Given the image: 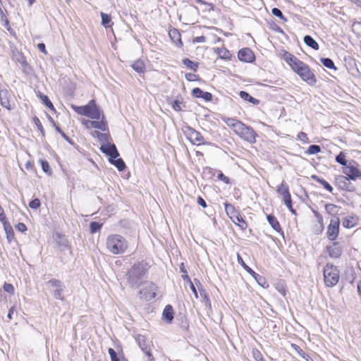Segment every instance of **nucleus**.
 Instances as JSON below:
<instances>
[{
  "label": "nucleus",
  "instance_id": "obj_22",
  "mask_svg": "<svg viewBox=\"0 0 361 361\" xmlns=\"http://www.w3.org/2000/svg\"><path fill=\"white\" fill-rule=\"evenodd\" d=\"M267 219L274 230L283 235V231L281 229L280 224L277 219L273 214L267 215Z\"/></svg>",
  "mask_w": 361,
  "mask_h": 361
},
{
  "label": "nucleus",
  "instance_id": "obj_28",
  "mask_svg": "<svg viewBox=\"0 0 361 361\" xmlns=\"http://www.w3.org/2000/svg\"><path fill=\"white\" fill-rule=\"evenodd\" d=\"M195 284L198 286L200 294L203 299V302L205 303V305H209L211 306L209 298L206 291L203 289L200 281L195 279Z\"/></svg>",
  "mask_w": 361,
  "mask_h": 361
},
{
  "label": "nucleus",
  "instance_id": "obj_13",
  "mask_svg": "<svg viewBox=\"0 0 361 361\" xmlns=\"http://www.w3.org/2000/svg\"><path fill=\"white\" fill-rule=\"evenodd\" d=\"M156 286L153 283H149L145 288L140 290V298L146 301H150L156 297Z\"/></svg>",
  "mask_w": 361,
  "mask_h": 361
},
{
  "label": "nucleus",
  "instance_id": "obj_14",
  "mask_svg": "<svg viewBox=\"0 0 361 361\" xmlns=\"http://www.w3.org/2000/svg\"><path fill=\"white\" fill-rule=\"evenodd\" d=\"M238 58L240 61L245 63H252L255 59L253 51L250 48H243L238 52Z\"/></svg>",
  "mask_w": 361,
  "mask_h": 361
},
{
  "label": "nucleus",
  "instance_id": "obj_31",
  "mask_svg": "<svg viewBox=\"0 0 361 361\" xmlns=\"http://www.w3.org/2000/svg\"><path fill=\"white\" fill-rule=\"evenodd\" d=\"M304 42L307 46L312 48L314 50L317 51L319 49V44L310 35H307L304 37Z\"/></svg>",
  "mask_w": 361,
  "mask_h": 361
},
{
  "label": "nucleus",
  "instance_id": "obj_62",
  "mask_svg": "<svg viewBox=\"0 0 361 361\" xmlns=\"http://www.w3.org/2000/svg\"><path fill=\"white\" fill-rule=\"evenodd\" d=\"M217 178L220 180L224 182L226 184L230 183V179L228 177L226 176L221 171H219Z\"/></svg>",
  "mask_w": 361,
  "mask_h": 361
},
{
  "label": "nucleus",
  "instance_id": "obj_48",
  "mask_svg": "<svg viewBox=\"0 0 361 361\" xmlns=\"http://www.w3.org/2000/svg\"><path fill=\"white\" fill-rule=\"evenodd\" d=\"M32 120L38 130L41 133L42 136L44 137L45 132L40 120L37 116H35Z\"/></svg>",
  "mask_w": 361,
  "mask_h": 361
},
{
  "label": "nucleus",
  "instance_id": "obj_56",
  "mask_svg": "<svg viewBox=\"0 0 361 361\" xmlns=\"http://www.w3.org/2000/svg\"><path fill=\"white\" fill-rule=\"evenodd\" d=\"M40 205V200L38 198L32 200L29 203V207L32 209H37Z\"/></svg>",
  "mask_w": 361,
  "mask_h": 361
},
{
  "label": "nucleus",
  "instance_id": "obj_52",
  "mask_svg": "<svg viewBox=\"0 0 361 361\" xmlns=\"http://www.w3.org/2000/svg\"><path fill=\"white\" fill-rule=\"evenodd\" d=\"M202 173L204 177L208 178H211L215 175L214 169L210 167L204 168Z\"/></svg>",
  "mask_w": 361,
  "mask_h": 361
},
{
  "label": "nucleus",
  "instance_id": "obj_7",
  "mask_svg": "<svg viewBox=\"0 0 361 361\" xmlns=\"http://www.w3.org/2000/svg\"><path fill=\"white\" fill-rule=\"evenodd\" d=\"M237 260L238 264H240L244 268V269L255 279L256 282L260 286L264 288H269V283H267L266 279L254 271L249 266H247L239 254L237 255Z\"/></svg>",
  "mask_w": 361,
  "mask_h": 361
},
{
  "label": "nucleus",
  "instance_id": "obj_61",
  "mask_svg": "<svg viewBox=\"0 0 361 361\" xmlns=\"http://www.w3.org/2000/svg\"><path fill=\"white\" fill-rule=\"evenodd\" d=\"M298 139L304 143L309 142L308 137L304 132H300L298 133Z\"/></svg>",
  "mask_w": 361,
  "mask_h": 361
},
{
  "label": "nucleus",
  "instance_id": "obj_15",
  "mask_svg": "<svg viewBox=\"0 0 361 361\" xmlns=\"http://www.w3.org/2000/svg\"><path fill=\"white\" fill-rule=\"evenodd\" d=\"M100 150L109 157V160L117 158L119 156V153L114 144L107 143L102 145Z\"/></svg>",
  "mask_w": 361,
  "mask_h": 361
},
{
  "label": "nucleus",
  "instance_id": "obj_49",
  "mask_svg": "<svg viewBox=\"0 0 361 361\" xmlns=\"http://www.w3.org/2000/svg\"><path fill=\"white\" fill-rule=\"evenodd\" d=\"M102 224L97 221H92L90 224V230L91 233H94L100 231Z\"/></svg>",
  "mask_w": 361,
  "mask_h": 361
},
{
  "label": "nucleus",
  "instance_id": "obj_5",
  "mask_svg": "<svg viewBox=\"0 0 361 361\" xmlns=\"http://www.w3.org/2000/svg\"><path fill=\"white\" fill-rule=\"evenodd\" d=\"M293 71L296 73L300 78L305 81L310 85H314L317 83V79L314 74L310 70V68L303 61H300L293 68Z\"/></svg>",
  "mask_w": 361,
  "mask_h": 361
},
{
  "label": "nucleus",
  "instance_id": "obj_53",
  "mask_svg": "<svg viewBox=\"0 0 361 361\" xmlns=\"http://www.w3.org/2000/svg\"><path fill=\"white\" fill-rule=\"evenodd\" d=\"M56 131L58 132L62 136V137L64 138L69 144L72 145H74L73 140L68 137L66 135V133L59 126H56Z\"/></svg>",
  "mask_w": 361,
  "mask_h": 361
},
{
  "label": "nucleus",
  "instance_id": "obj_50",
  "mask_svg": "<svg viewBox=\"0 0 361 361\" xmlns=\"http://www.w3.org/2000/svg\"><path fill=\"white\" fill-rule=\"evenodd\" d=\"M145 353V357H143L144 361H154V357L151 353V347L147 348V350H142Z\"/></svg>",
  "mask_w": 361,
  "mask_h": 361
},
{
  "label": "nucleus",
  "instance_id": "obj_2",
  "mask_svg": "<svg viewBox=\"0 0 361 361\" xmlns=\"http://www.w3.org/2000/svg\"><path fill=\"white\" fill-rule=\"evenodd\" d=\"M128 247V241L121 235H111L106 239V248L113 255L123 254Z\"/></svg>",
  "mask_w": 361,
  "mask_h": 361
},
{
  "label": "nucleus",
  "instance_id": "obj_39",
  "mask_svg": "<svg viewBox=\"0 0 361 361\" xmlns=\"http://www.w3.org/2000/svg\"><path fill=\"white\" fill-rule=\"evenodd\" d=\"M16 60L19 63H20L25 72H27L29 70L31 69L30 65L27 62L25 57L23 55L19 54L17 56Z\"/></svg>",
  "mask_w": 361,
  "mask_h": 361
},
{
  "label": "nucleus",
  "instance_id": "obj_51",
  "mask_svg": "<svg viewBox=\"0 0 361 361\" xmlns=\"http://www.w3.org/2000/svg\"><path fill=\"white\" fill-rule=\"evenodd\" d=\"M252 357L255 361H265L261 352L256 348L252 350Z\"/></svg>",
  "mask_w": 361,
  "mask_h": 361
},
{
  "label": "nucleus",
  "instance_id": "obj_33",
  "mask_svg": "<svg viewBox=\"0 0 361 361\" xmlns=\"http://www.w3.org/2000/svg\"><path fill=\"white\" fill-rule=\"evenodd\" d=\"M109 161L111 164L115 166L119 171H123L126 167L123 160L121 158H118V157L109 159Z\"/></svg>",
  "mask_w": 361,
  "mask_h": 361
},
{
  "label": "nucleus",
  "instance_id": "obj_63",
  "mask_svg": "<svg viewBox=\"0 0 361 361\" xmlns=\"http://www.w3.org/2000/svg\"><path fill=\"white\" fill-rule=\"evenodd\" d=\"M4 289L6 292L8 293H13L14 291V288L12 284L5 283L4 285Z\"/></svg>",
  "mask_w": 361,
  "mask_h": 361
},
{
  "label": "nucleus",
  "instance_id": "obj_17",
  "mask_svg": "<svg viewBox=\"0 0 361 361\" xmlns=\"http://www.w3.org/2000/svg\"><path fill=\"white\" fill-rule=\"evenodd\" d=\"M326 250L332 258L340 257L343 252V250L338 242H334L331 246H327Z\"/></svg>",
  "mask_w": 361,
  "mask_h": 361
},
{
  "label": "nucleus",
  "instance_id": "obj_35",
  "mask_svg": "<svg viewBox=\"0 0 361 361\" xmlns=\"http://www.w3.org/2000/svg\"><path fill=\"white\" fill-rule=\"evenodd\" d=\"M132 68L138 73H144L145 71V65L143 61L138 59L132 64Z\"/></svg>",
  "mask_w": 361,
  "mask_h": 361
},
{
  "label": "nucleus",
  "instance_id": "obj_32",
  "mask_svg": "<svg viewBox=\"0 0 361 361\" xmlns=\"http://www.w3.org/2000/svg\"><path fill=\"white\" fill-rule=\"evenodd\" d=\"M276 191L280 195L283 197V199L284 197H287L290 195L288 186L286 185L284 180H283L281 184L277 187Z\"/></svg>",
  "mask_w": 361,
  "mask_h": 361
},
{
  "label": "nucleus",
  "instance_id": "obj_46",
  "mask_svg": "<svg viewBox=\"0 0 361 361\" xmlns=\"http://www.w3.org/2000/svg\"><path fill=\"white\" fill-rule=\"evenodd\" d=\"M283 202H284V204H286V206L288 207V209H289V211L293 214H296V211L295 209H293V204H292V199H291V196L290 195L287 196V197H284V198L283 199Z\"/></svg>",
  "mask_w": 361,
  "mask_h": 361
},
{
  "label": "nucleus",
  "instance_id": "obj_64",
  "mask_svg": "<svg viewBox=\"0 0 361 361\" xmlns=\"http://www.w3.org/2000/svg\"><path fill=\"white\" fill-rule=\"evenodd\" d=\"M185 78L188 81H195L197 80V75L192 73H187L185 75Z\"/></svg>",
  "mask_w": 361,
  "mask_h": 361
},
{
  "label": "nucleus",
  "instance_id": "obj_55",
  "mask_svg": "<svg viewBox=\"0 0 361 361\" xmlns=\"http://www.w3.org/2000/svg\"><path fill=\"white\" fill-rule=\"evenodd\" d=\"M183 279L184 280H188V281H190V289H191V290H192V293L194 294L195 297L196 298H198L197 291V290H196V288H195V285H194V284L192 283V282L190 281V278H189L188 275L183 276Z\"/></svg>",
  "mask_w": 361,
  "mask_h": 361
},
{
  "label": "nucleus",
  "instance_id": "obj_16",
  "mask_svg": "<svg viewBox=\"0 0 361 361\" xmlns=\"http://www.w3.org/2000/svg\"><path fill=\"white\" fill-rule=\"evenodd\" d=\"M191 94L195 98H202L206 102H211L213 97L210 92H204L200 87L193 88Z\"/></svg>",
  "mask_w": 361,
  "mask_h": 361
},
{
  "label": "nucleus",
  "instance_id": "obj_30",
  "mask_svg": "<svg viewBox=\"0 0 361 361\" xmlns=\"http://www.w3.org/2000/svg\"><path fill=\"white\" fill-rule=\"evenodd\" d=\"M312 179L320 183L326 190L331 192L334 190L333 187L324 178L319 177L317 175H312Z\"/></svg>",
  "mask_w": 361,
  "mask_h": 361
},
{
  "label": "nucleus",
  "instance_id": "obj_36",
  "mask_svg": "<svg viewBox=\"0 0 361 361\" xmlns=\"http://www.w3.org/2000/svg\"><path fill=\"white\" fill-rule=\"evenodd\" d=\"M216 52L221 59H230L231 57L230 51L225 47L217 48Z\"/></svg>",
  "mask_w": 361,
  "mask_h": 361
},
{
  "label": "nucleus",
  "instance_id": "obj_29",
  "mask_svg": "<svg viewBox=\"0 0 361 361\" xmlns=\"http://www.w3.org/2000/svg\"><path fill=\"white\" fill-rule=\"evenodd\" d=\"M312 212H313L314 216L317 218V222L319 224V227L314 231V233L316 234H320L322 233L324 228L323 217L320 214V213L316 210L312 209Z\"/></svg>",
  "mask_w": 361,
  "mask_h": 361
},
{
  "label": "nucleus",
  "instance_id": "obj_60",
  "mask_svg": "<svg viewBox=\"0 0 361 361\" xmlns=\"http://www.w3.org/2000/svg\"><path fill=\"white\" fill-rule=\"evenodd\" d=\"M337 208V206L334 204H325V209H326V211L329 214H333L336 211V209Z\"/></svg>",
  "mask_w": 361,
  "mask_h": 361
},
{
  "label": "nucleus",
  "instance_id": "obj_12",
  "mask_svg": "<svg viewBox=\"0 0 361 361\" xmlns=\"http://www.w3.org/2000/svg\"><path fill=\"white\" fill-rule=\"evenodd\" d=\"M353 164H355V161L352 160L349 164L343 167V172L345 174L347 178L355 180L357 178L361 177V171L357 169Z\"/></svg>",
  "mask_w": 361,
  "mask_h": 361
},
{
  "label": "nucleus",
  "instance_id": "obj_37",
  "mask_svg": "<svg viewBox=\"0 0 361 361\" xmlns=\"http://www.w3.org/2000/svg\"><path fill=\"white\" fill-rule=\"evenodd\" d=\"M357 219L353 216L345 217L343 220V226L347 228H353L357 224Z\"/></svg>",
  "mask_w": 361,
  "mask_h": 361
},
{
  "label": "nucleus",
  "instance_id": "obj_3",
  "mask_svg": "<svg viewBox=\"0 0 361 361\" xmlns=\"http://www.w3.org/2000/svg\"><path fill=\"white\" fill-rule=\"evenodd\" d=\"M73 109L78 114L92 119L99 120L101 117V110L97 106L94 99L90 100L84 106L72 105Z\"/></svg>",
  "mask_w": 361,
  "mask_h": 361
},
{
  "label": "nucleus",
  "instance_id": "obj_10",
  "mask_svg": "<svg viewBox=\"0 0 361 361\" xmlns=\"http://www.w3.org/2000/svg\"><path fill=\"white\" fill-rule=\"evenodd\" d=\"M185 133L188 136V139L192 144H204L203 142L204 137L201 135V133L197 130H195L194 128H191L190 126H186L185 127Z\"/></svg>",
  "mask_w": 361,
  "mask_h": 361
},
{
  "label": "nucleus",
  "instance_id": "obj_8",
  "mask_svg": "<svg viewBox=\"0 0 361 361\" xmlns=\"http://www.w3.org/2000/svg\"><path fill=\"white\" fill-rule=\"evenodd\" d=\"M47 285L51 288V291L55 299L60 300H64V297L62 294L65 286L62 281L56 279H51L47 282Z\"/></svg>",
  "mask_w": 361,
  "mask_h": 361
},
{
  "label": "nucleus",
  "instance_id": "obj_45",
  "mask_svg": "<svg viewBox=\"0 0 361 361\" xmlns=\"http://www.w3.org/2000/svg\"><path fill=\"white\" fill-rule=\"evenodd\" d=\"M39 163L41 164L42 171L49 176L51 175L52 171L50 169L49 162L47 160L40 159Z\"/></svg>",
  "mask_w": 361,
  "mask_h": 361
},
{
  "label": "nucleus",
  "instance_id": "obj_41",
  "mask_svg": "<svg viewBox=\"0 0 361 361\" xmlns=\"http://www.w3.org/2000/svg\"><path fill=\"white\" fill-rule=\"evenodd\" d=\"M102 25L106 28L111 27V17L109 14L101 12Z\"/></svg>",
  "mask_w": 361,
  "mask_h": 361
},
{
  "label": "nucleus",
  "instance_id": "obj_6",
  "mask_svg": "<svg viewBox=\"0 0 361 361\" xmlns=\"http://www.w3.org/2000/svg\"><path fill=\"white\" fill-rule=\"evenodd\" d=\"M234 132L244 140L255 143L256 142L257 133L252 128L246 126L243 123L237 124L234 126Z\"/></svg>",
  "mask_w": 361,
  "mask_h": 361
},
{
  "label": "nucleus",
  "instance_id": "obj_20",
  "mask_svg": "<svg viewBox=\"0 0 361 361\" xmlns=\"http://www.w3.org/2000/svg\"><path fill=\"white\" fill-rule=\"evenodd\" d=\"M54 240L58 247L61 250H65L68 247V240L59 233H56L54 235Z\"/></svg>",
  "mask_w": 361,
  "mask_h": 361
},
{
  "label": "nucleus",
  "instance_id": "obj_54",
  "mask_svg": "<svg viewBox=\"0 0 361 361\" xmlns=\"http://www.w3.org/2000/svg\"><path fill=\"white\" fill-rule=\"evenodd\" d=\"M181 104H182V102L178 100V99H176V100L172 101L171 102V107L176 111H182V108H181V106H180Z\"/></svg>",
  "mask_w": 361,
  "mask_h": 361
},
{
  "label": "nucleus",
  "instance_id": "obj_18",
  "mask_svg": "<svg viewBox=\"0 0 361 361\" xmlns=\"http://www.w3.org/2000/svg\"><path fill=\"white\" fill-rule=\"evenodd\" d=\"M282 57L283 59L290 66L292 70L301 61L296 56L287 51H283Z\"/></svg>",
  "mask_w": 361,
  "mask_h": 361
},
{
  "label": "nucleus",
  "instance_id": "obj_43",
  "mask_svg": "<svg viewBox=\"0 0 361 361\" xmlns=\"http://www.w3.org/2000/svg\"><path fill=\"white\" fill-rule=\"evenodd\" d=\"M40 99H41L42 103L48 109H49L51 111H55L54 106L52 102H51V100L49 99V98L48 97V96H47L45 94H40Z\"/></svg>",
  "mask_w": 361,
  "mask_h": 361
},
{
  "label": "nucleus",
  "instance_id": "obj_23",
  "mask_svg": "<svg viewBox=\"0 0 361 361\" xmlns=\"http://www.w3.org/2000/svg\"><path fill=\"white\" fill-rule=\"evenodd\" d=\"M8 96H9V92L8 90H6V89L0 90V104L3 107L10 110L11 108Z\"/></svg>",
  "mask_w": 361,
  "mask_h": 361
},
{
  "label": "nucleus",
  "instance_id": "obj_26",
  "mask_svg": "<svg viewBox=\"0 0 361 361\" xmlns=\"http://www.w3.org/2000/svg\"><path fill=\"white\" fill-rule=\"evenodd\" d=\"M231 218L232 219L233 223L237 224L242 230L244 231L247 228V224L239 213L231 216Z\"/></svg>",
  "mask_w": 361,
  "mask_h": 361
},
{
  "label": "nucleus",
  "instance_id": "obj_21",
  "mask_svg": "<svg viewBox=\"0 0 361 361\" xmlns=\"http://www.w3.org/2000/svg\"><path fill=\"white\" fill-rule=\"evenodd\" d=\"M174 312L171 305H167L162 312V319L166 323L171 324L173 319Z\"/></svg>",
  "mask_w": 361,
  "mask_h": 361
},
{
  "label": "nucleus",
  "instance_id": "obj_42",
  "mask_svg": "<svg viewBox=\"0 0 361 361\" xmlns=\"http://www.w3.org/2000/svg\"><path fill=\"white\" fill-rule=\"evenodd\" d=\"M320 61L326 68L335 71L337 70V68L335 66L334 61L330 58H321Z\"/></svg>",
  "mask_w": 361,
  "mask_h": 361
},
{
  "label": "nucleus",
  "instance_id": "obj_58",
  "mask_svg": "<svg viewBox=\"0 0 361 361\" xmlns=\"http://www.w3.org/2000/svg\"><path fill=\"white\" fill-rule=\"evenodd\" d=\"M241 121H238L234 118H227L226 121V123L231 127L234 130V126H237V124L240 123Z\"/></svg>",
  "mask_w": 361,
  "mask_h": 361
},
{
  "label": "nucleus",
  "instance_id": "obj_44",
  "mask_svg": "<svg viewBox=\"0 0 361 361\" xmlns=\"http://www.w3.org/2000/svg\"><path fill=\"white\" fill-rule=\"evenodd\" d=\"M336 161L343 167L348 164V161L345 159V153L344 152H340V153L336 157Z\"/></svg>",
  "mask_w": 361,
  "mask_h": 361
},
{
  "label": "nucleus",
  "instance_id": "obj_27",
  "mask_svg": "<svg viewBox=\"0 0 361 361\" xmlns=\"http://www.w3.org/2000/svg\"><path fill=\"white\" fill-rule=\"evenodd\" d=\"M239 96L243 100L247 101L252 104L258 105L259 104V100L254 98L248 92H247L245 91H243V90L240 91Z\"/></svg>",
  "mask_w": 361,
  "mask_h": 361
},
{
  "label": "nucleus",
  "instance_id": "obj_1",
  "mask_svg": "<svg viewBox=\"0 0 361 361\" xmlns=\"http://www.w3.org/2000/svg\"><path fill=\"white\" fill-rule=\"evenodd\" d=\"M148 268L147 263L141 262L134 264L128 271L126 277L132 288H137L143 283Z\"/></svg>",
  "mask_w": 361,
  "mask_h": 361
},
{
  "label": "nucleus",
  "instance_id": "obj_34",
  "mask_svg": "<svg viewBox=\"0 0 361 361\" xmlns=\"http://www.w3.org/2000/svg\"><path fill=\"white\" fill-rule=\"evenodd\" d=\"M92 135L97 137L98 140L101 142H109L110 140V135L109 133H102L97 130L93 131Z\"/></svg>",
  "mask_w": 361,
  "mask_h": 361
},
{
  "label": "nucleus",
  "instance_id": "obj_25",
  "mask_svg": "<svg viewBox=\"0 0 361 361\" xmlns=\"http://www.w3.org/2000/svg\"><path fill=\"white\" fill-rule=\"evenodd\" d=\"M135 339L142 350H147V348L151 347L149 341L144 335L137 334L135 336Z\"/></svg>",
  "mask_w": 361,
  "mask_h": 361
},
{
  "label": "nucleus",
  "instance_id": "obj_9",
  "mask_svg": "<svg viewBox=\"0 0 361 361\" xmlns=\"http://www.w3.org/2000/svg\"><path fill=\"white\" fill-rule=\"evenodd\" d=\"M340 220L338 217L331 219L330 224L327 227L326 237L329 240H335L339 234Z\"/></svg>",
  "mask_w": 361,
  "mask_h": 361
},
{
  "label": "nucleus",
  "instance_id": "obj_57",
  "mask_svg": "<svg viewBox=\"0 0 361 361\" xmlns=\"http://www.w3.org/2000/svg\"><path fill=\"white\" fill-rule=\"evenodd\" d=\"M224 205H225V210L228 214H233V216L238 213L235 212L234 207L231 204L226 202L224 204Z\"/></svg>",
  "mask_w": 361,
  "mask_h": 361
},
{
  "label": "nucleus",
  "instance_id": "obj_4",
  "mask_svg": "<svg viewBox=\"0 0 361 361\" xmlns=\"http://www.w3.org/2000/svg\"><path fill=\"white\" fill-rule=\"evenodd\" d=\"M324 283L328 287L336 286L340 279V271L337 267L327 263L323 270Z\"/></svg>",
  "mask_w": 361,
  "mask_h": 361
},
{
  "label": "nucleus",
  "instance_id": "obj_24",
  "mask_svg": "<svg viewBox=\"0 0 361 361\" xmlns=\"http://www.w3.org/2000/svg\"><path fill=\"white\" fill-rule=\"evenodd\" d=\"M169 35L174 44H176L179 47L183 46L180 33L179 32L178 30L176 28L171 29L169 31Z\"/></svg>",
  "mask_w": 361,
  "mask_h": 361
},
{
  "label": "nucleus",
  "instance_id": "obj_11",
  "mask_svg": "<svg viewBox=\"0 0 361 361\" xmlns=\"http://www.w3.org/2000/svg\"><path fill=\"white\" fill-rule=\"evenodd\" d=\"M351 179L344 176H338L336 178V184L341 190L353 192L356 190L355 186L350 183Z\"/></svg>",
  "mask_w": 361,
  "mask_h": 361
},
{
  "label": "nucleus",
  "instance_id": "obj_19",
  "mask_svg": "<svg viewBox=\"0 0 361 361\" xmlns=\"http://www.w3.org/2000/svg\"><path fill=\"white\" fill-rule=\"evenodd\" d=\"M104 116L101 121H86V125H90L92 128L101 130L102 131L108 130V126L106 122L104 120Z\"/></svg>",
  "mask_w": 361,
  "mask_h": 361
},
{
  "label": "nucleus",
  "instance_id": "obj_47",
  "mask_svg": "<svg viewBox=\"0 0 361 361\" xmlns=\"http://www.w3.org/2000/svg\"><path fill=\"white\" fill-rule=\"evenodd\" d=\"M321 152V147L317 145H311L307 149V153L309 154H316Z\"/></svg>",
  "mask_w": 361,
  "mask_h": 361
},
{
  "label": "nucleus",
  "instance_id": "obj_40",
  "mask_svg": "<svg viewBox=\"0 0 361 361\" xmlns=\"http://www.w3.org/2000/svg\"><path fill=\"white\" fill-rule=\"evenodd\" d=\"M5 233L6 234V238L8 242H11L14 238V231L11 224H6L4 226Z\"/></svg>",
  "mask_w": 361,
  "mask_h": 361
},
{
  "label": "nucleus",
  "instance_id": "obj_38",
  "mask_svg": "<svg viewBox=\"0 0 361 361\" xmlns=\"http://www.w3.org/2000/svg\"><path fill=\"white\" fill-rule=\"evenodd\" d=\"M182 63L189 69L197 71L199 63L197 62H195L191 61L190 59L188 58H185L182 60Z\"/></svg>",
  "mask_w": 361,
  "mask_h": 361
},
{
  "label": "nucleus",
  "instance_id": "obj_59",
  "mask_svg": "<svg viewBox=\"0 0 361 361\" xmlns=\"http://www.w3.org/2000/svg\"><path fill=\"white\" fill-rule=\"evenodd\" d=\"M0 18L1 22L4 23V25L6 27L9 25V21L4 13L3 10L0 8Z\"/></svg>",
  "mask_w": 361,
  "mask_h": 361
}]
</instances>
